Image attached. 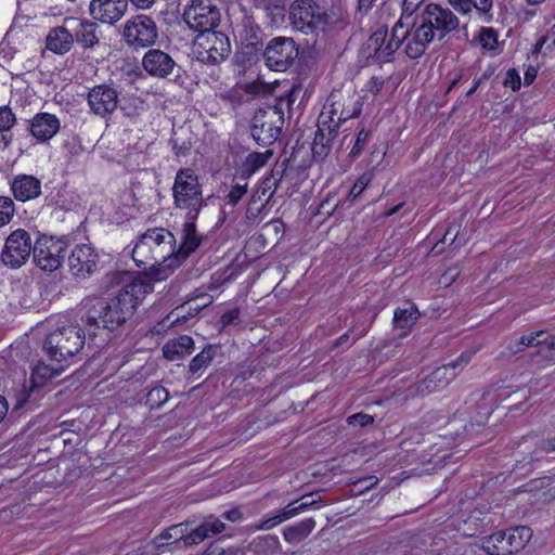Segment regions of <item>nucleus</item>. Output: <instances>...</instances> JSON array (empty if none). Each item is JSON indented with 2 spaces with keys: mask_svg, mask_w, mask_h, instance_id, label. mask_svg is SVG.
Wrapping results in <instances>:
<instances>
[{
  "mask_svg": "<svg viewBox=\"0 0 555 555\" xmlns=\"http://www.w3.org/2000/svg\"><path fill=\"white\" fill-rule=\"evenodd\" d=\"M152 292V283L147 280L135 279L107 301L98 299L91 306L86 302L80 311V320L87 327L89 338L96 335L100 322L109 331L118 328L133 315L139 304Z\"/></svg>",
  "mask_w": 555,
  "mask_h": 555,
  "instance_id": "1",
  "label": "nucleus"
},
{
  "mask_svg": "<svg viewBox=\"0 0 555 555\" xmlns=\"http://www.w3.org/2000/svg\"><path fill=\"white\" fill-rule=\"evenodd\" d=\"M175 235L165 228H153L141 234L132 248L135 264L147 270L149 282L166 280L179 267L175 256Z\"/></svg>",
  "mask_w": 555,
  "mask_h": 555,
  "instance_id": "2",
  "label": "nucleus"
},
{
  "mask_svg": "<svg viewBox=\"0 0 555 555\" xmlns=\"http://www.w3.org/2000/svg\"><path fill=\"white\" fill-rule=\"evenodd\" d=\"M79 321L72 323L68 320H60L55 330L48 334L44 350L51 359L66 361L82 350L88 333L82 321Z\"/></svg>",
  "mask_w": 555,
  "mask_h": 555,
  "instance_id": "3",
  "label": "nucleus"
},
{
  "mask_svg": "<svg viewBox=\"0 0 555 555\" xmlns=\"http://www.w3.org/2000/svg\"><path fill=\"white\" fill-rule=\"evenodd\" d=\"M175 207L185 211V218L197 219L205 205L202 186L191 169H180L172 186Z\"/></svg>",
  "mask_w": 555,
  "mask_h": 555,
  "instance_id": "4",
  "label": "nucleus"
},
{
  "mask_svg": "<svg viewBox=\"0 0 555 555\" xmlns=\"http://www.w3.org/2000/svg\"><path fill=\"white\" fill-rule=\"evenodd\" d=\"M289 20L293 27L304 34L317 30L325 31L334 26L339 17L334 12H326L311 0H296L289 9Z\"/></svg>",
  "mask_w": 555,
  "mask_h": 555,
  "instance_id": "5",
  "label": "nucleus"
},
{
  "mask_svg": "<svg viewBox=\"0 0 555 555\" xmlns=\"http://www.w3.org/2000/svg\"><path fill=\"white\" fill-rule=\"evenodd\" d=\"M395 47H404V53L412 60L421 57L427 50L428 46L435 41L431 33L418 22V20L397 21L393 25Z\"/></svg>",
  "mask_w": 555,
  "mask_h": 555,
  "instance_id": "6",
  "label": "nucleus"
},
{
  "mask_svg": "<svg viewBox=\"0 0 555 555\" xmlns=\"http://www.w3.org/2000/svg\"><path fill=\"white\" fill-rule=\"evenodd\" d=\"M531 538V528L519 526L483 538L481 548L488 555H512L522 550Z\"/></svg>",
  "mask_w": 555,
  "mask_h": 555,
  "instance_id": "7",
  "label": "nucleus"
},
{
  "mask_svg": "<svg viewBox=\"0 0 555 555\" xmlns=\"http://www.w3.org/2000/svg\"><path fill=\"white\" fill-rule=\"evenodd\" d=\"M470 360V354L462 353L456 361L442 365L431 372L421 382L409 387L408 396L415 398L441 391L456 377V369L462 370Z\"/></svg>",
  "mask_w": 555,
  "mask_h": 555,
  "instance_id": "8",
  "label": "nucleus"
},
{
  "mask_svg": "<svg viewBox=\"0 0 555 555\" xmlns=\"http://www.w3.org/2000/svg\"><path fill=\"white\" fill-rule=\"evenodd\" d=\"M418 22L431 33L435 40H442L460 26L459 17L449 8L429 3L418 14Z\"/></svg>",
  "mask_w": 555,
  "mask_h": 555,
  "instance_id": "9",
  "label": "nucleus"
},
{
  "mask_svg": "<svg viewBox=\"0 0 555 555\" xmlns=\"http://www.w3.org/2000/svg\"><path fill=\"white\" fill-rule=\"evenodd\" d=\"M230 52L229 38L220 31L197 35L194 42V54L199 62L205 64H219L229 56Z\"/></svg>",
  "mask_w": 555,
  "mask_h": 555,
  "instance_id": "10",
  "label": "nucleus"
},
{
  "mask_svg": "<svg viewBox=\"0 0 555 555\" xmlns=\"http://www.w3.org/2000/svg\"><path fill=\"white\" fill-rule=\"evenodd\" d=\"M283 124V112L278 107L258 109L253 118L251 135L259 145H270L278 140Z\"/></svg>",
  "mask_w": 555,
  "mask_h": 555,
  "instance_id": "11",
  "label": "nucleus"
},
{
  "mask_svg": "<svg viewBox=\"0 0 555 555\" xmlns=\"http://www.w3.org/2000/svg\"><path fill=\"white\" fill-rule=\"evenodd\" d=\"M122 37L126 43L133 49L147 48L157 40V25L147 15H135L125 23Z\"/></svg>",
  "mask_w": 555,
  "mask_h": 555,
  "instance_id": "12",
  "label": "nucleus"
},
{
  "mask_svg": "<svg viewBox=\"0 0 555 555\" xmlns=\"http://www.w3.org/2000/svg\"><path fill=\"white\" fill-rule=\"evenodd\" d=\"M66 249L64 240L42 235L34 244V260L40 269L54 271L61 267Z\"/></svg>",
  "mask_w": 555,
  "mask_h": 555,
  "instance_id": "13",
  "label": "nucleus"
},
{
  "mask_svg": "<svg viewBox=\"0 0 555 555\" xmlns=\"http://www.w3.org/2000/svg\"><path fill=\"white\" fill-rule=\"evenodd\" d=\"M298 56V49L292 38L276 37L267 44L263 59L266 65L276 72L286 70Z\"/></svg>",
  "mask_w": 555,
  "mask_h": 555,
  "instance_id": "14",
  "label": "nucleus"
},
{
  "mask_svg": "<svg viewBox=\"0 0 555 555\" xmlns=\"http://www.w3.org/2000/svg\"><path fill=\"white\" fill-rule=\"evenodd\" d=\"M34 253L30 235L24 229L13 231L7 238L1 258L5 266L22 267Z\"/></svg>",
  "mask_w": 555,
  "mask_h": 555,
  "instance_id": "15",
  "label": "nucleus"
},
{
  "mask_svg": "<svg viewBox=\"0 0 555 555\" xmlns=\"http://www.w3.org/2000/svg\"><path fill=\"white\" fill-rule=\"evenodd\" d=\"M184 22L198 35L208 31H215V27L220 22L219 10L205 1H194L183 14Z\"/></svg>",
  "mask_w": 555,
  "mask_h": 555,
  "instance_id": "16",
  "label": "nucleus"
},
{
  "mask_svg": "<svg viewBox=\"0 0 555 555\" xmlns=\"http://www.w3.org/2000/svg\"><path fill=\"white\" fill-rule=\"evenodd\" d=\"M87 102L94 115L106 117L118 106V93L108 85L94 86L87 94Z\"/></svg>",
  "mask_w": 555,
  "mask_h": 555,
  "instance_id": "17",
  "label": "nucleus"
},
{
  "mask_svg": "<svg viewBox=\"0 0 555 555\" xmlns=\"http://www.w3.org/2000/svg\"><path fill=\"white\" fill-rule=\"evenodd\" d=\"M99 255L89 244L77 245L68 257V266L73 275L86 279L98 268Z\"/></svg>",
  "mask_w": 555,
  "mask_h": 555,
  "instance_id": "18",
  "label": "nucleus"
},
{
  "mask_svg": "<svg viewBox=\"0 0 555 555\" xmlns=\"http://www.w3.org/2000/svg\"><path fill=\"white\" fill-rule=\"evenodd\" d=\"M127 8V0H91L89 14L94 21L114 24L125 15Z\"/></svg>",
  "mask_w": 555,
  "mask_h": 555,
  "instance_id": "19",
  "label": "nucleus"
},
{
  "mask_svg": "<svg viewBox=\"0 0 555 555\" xmlns=\"http://www.w3.org/2000/svg\"><path fill=\"white\" fill-rule=\"evenodd\" d=\"M387 28L380 27L367 39L365 51L369 56L375 57L378 62H385L399 49L398 43L392 47L395 42L393 28L389 39H387Z\"/></svg>",
  "mask_w": 555,
  "mask_h": 555,
  "instance_id": "20",
  "label": "nucleus"
},
{
  "mask_svg": "<svg viewBox=\"0 0 555 555\" xmlns=\"http://www.w3.org/2000/svg\"><path fill=\"white\" fill-rule=\"evenodd\" d=\"M67 27L74 31V40L85 49L93 48L99 43L100 31L95 22L75 17L65 18Z\"/></svg>",
  "mask_w": 555,
  "mask_h": 555,
  "instance_id": "21",
  "label": "nucleus"
},
{
  "mask_svg": "<svg viewBox=\"0 0 555 555\" xmlns=\"http://www.w3.org/2000/svg\"><path fill=\"white\" fill-rule=\"evenodd\" d=\"M142 65L150 75L164 78L173 70L175 61L168 53L152 49L144 54Z\"/></svg>",
  "mask_w": 555,
  "mask_h": 555,
  "instance_id": "22",
  "label": "nucleus"
},
{
  "mask_svg": "<svg viewBox=\"0 0 555 555\" xmlns=\"http://www.w3.org/2000/svg\"><path fill=\"white\" fill-rule=\"evenodd\" d=\"M30 132L39 141L46 142L60 130L59 118L49 113L36 114L30 120Z\"/></svg>",
  "mask_w": 555,
  "mask_h": 555,
  "instance_id": "23",
  "label": "nucleus"
},
{
  "mask_svg": "<svg viewBox=\"0 0 555 555\" xmlns=\"http://www.w3.org/2000/svg\"><path fill=\"white\" fill-rule=\"evenodd\" d=\"M331 95L320 114V125L326 127L330 134L336 133L340 124L346 121L344 104Z\"/></svg>",
  "mask_w": 555,
  "mask_h": 555,
  "instance_id": "24",
  "label": "nucleus"
},
{
  "mask_svg": "<svg viewBox=\"0 0 555 555\" xmlns=\"http://www.w3.org/2000/svg\"><path fill=\"white\" fill-rule=\"evenodd\" d=\"M196 220L197 219L185 218V222L182 228L180 246L178 249L175 248V256L179 259V264L189 255L195 251L202 242V237L196 231Z\"/></svg>",
  "mask_w": 555,
  "mask_h": 555,
  "instance_id": "25",
  "label": "nucleus"
},
{
  "mask_svg": "<svg viewBox=\"0 0 555 555\" xmlns=\"http://www.w3.org/2000/svg\"><path fill=\"white\" fill-rule=\"evenodd\" d=\"M11 190L17 201L27 202L41 194V182L33 176L20 175L12 181Z\"/></svg>",
  "mask_w": 555,
  "mask_h": 555,
  "instance_id": "26",
  "label": "nucleus"
},
{
  "mask_svg": "<svg viewBox=\"0 0 555 555\" xmlns=\"http://www.w3.org/2000/svg\"><path fill=\"white\" fill-rule=\"evenodd\" d=\"M74 43V35L69 27L64 23L63 26H56L50 29L47 38V49L56 54L67 53Z\"/></svg>",
  "mask_w": 555,
  "mask_h": 555,
  "instance_id": "27",
  "label": "nucleus"
},
{
  "mask_svg": "<svg viewBox=\"0 0 555 555\" xmlns=\"http://www.w3.org/2000/svg\"><path fill=\"white\" fill-rule=\"evenodd\" d=\"M543 336H544L543 331L522 335L520 338L511 343L508 348L512 353H517V352L522 351L527 347L538 346V345L544 346L550 351L555 350V339L553 337H543Z\"/></svg>",
  "mask_w": 555,
  "mask_h": 555,
  "instance_id": "28",
  "label": "nucleus"
},
{
  "mask_svg": "<svg viewBox=\"0 0 555 555\" xmlns=\"http://www.w3.org/2000/svg\"><path fill=\"white\" fill-rule=\"evenodd\" d=\"M194 348V340L191 336L182 335L178 338L168 341L163 347V353L166 359L170 361L179 360L192 352Z\"/></svg>",
  "mask_w": 555,
  "mask_h": 555,
  "instance_id": "29",
  "label": "nucleus"
},
{
  "mask_svg": "<svg viewBox=\"0 0 555 555\" xmlns=\"http://www.w3.org/2000/svg\"><path fill=\"white\" fill-rule=\"evenodd\" d=\"M315 521L312 518L304 519L294 526L286 527L283 530V537L286 542L296 544L305 540L314 529Z\"/></svg>",
  "mask_w": 555,
  "mask_h": 555,
  "instance_id": "30",
  "label": "nucleus"
},
{
  "mask_svg": "<svg viewBox=\"0 0 555 555\" xmlns=\"http://www.w3.org/2000/svg\"><path fill=\"white\" fill-rule=\"evenodd\" d=\"M420 317L415 305L406 302L403 307L396 309L393 314V323L396 327L410 330Z\"/></svg>",
  "mask_w": 555,
  "mask_h": 555,
  "instance_id": "31",
  "label": "nucleus"
},
{
  "mask_svg": "<svg viewBox=\"0 0 555 555\" xmlns=\"http://www.w3.org/2000/svg\"><path fill=\"white\" fill-rule=\"evenodd\" d=\"M59 375V371L44 363H38L31 372V388L41 387L53 377Z\"/></svg>",
  "mask_w": 555,
  "mask_h": 555,
  "instance_id": "32",
  "label": "nucleus"
},
{
  "mask_svg": "<svg viewBox=\"0 0 555 555\" xmlns=\"http://www.w3.org/2000/svg\"><path fill=\"white\" fill-rule=\"evenodd\" d=\"M334 134L335 133L330 134V132L326 134L324 132V127L319 126V129L315 132L314 140L312 143V152L315 157L324 158L328 154L331 150L332 137Z\"/></svg>",
  "mask_w": 555,
  "mask_h": 555,
  "instance_id": "33",
  "label": "nucleus"
},
{
  "mask_svg": "<svg viewBox=\"0 0 555 555\" xmlns=\"http://www.w3.org/2000/svg\"><path fill=\"white\" fill-rule=\"evenodd\" d=\"M478 42L483 50L492 54L499 53V35L492 27H482L478 36Z\"/></svg>",
  "mask_w": 555,
  "mask_h": 555,
  "instance_id": "34",
  "label": "nucleus"
},
{
  "mask_svg": "<svg viewBox=\"0 0 555 555\" xmlns=\"http://www.w3.org/2000/svg\"><path fill=\"white\" fill-rule=\"evenodd\" d=\"M216 349L208 345L198 354H196L190 362V371L197 373L198 371L206 369L215 357Z\"/></svg>",
  "mask_w": 555,
  "mask_h": 555,
  "instance_id": "35",
  "label": "nucleus"
},
{
  "mask_svg": "<svg viewBox=\"0 0 555 555\" xmlns=\"http://www.w3.org/2000/svg\"><path fill=\"white\" fill-rule=\"evenodd\" d=\"M169 399L168 390L163 386L152 388L146 395V403L151 409H158Z\"/></svg>",
  "mask_w": 555,
  "mask_h": 555,
  "instance_id": "36",
  "label": "nucleus"
},
{
  "mask_svg": "<svg viewBox=\"0 0 555 555\" xmlns=\"http://www.w3.org/2000/svg\"><path fill=\"white\" fill-rule=\"evenodd\" d=\"M272 151L267 150L262 153H251L247 156L245 166L250 173H254L263 167L272 156Z\"/></svg>",
  "mask_w": 555,
  "mask_h": 555,
  "instance_id": "37",
  "label": "nucleus"
},
{
  "mask_svg": "<svg viewBox=\"0 0 555 555\" xmlns=\"http://www.w3.org/2000/svg\"><path fill=\"white\" fill-rule=\"evenodd\" d=\"M184 541L183 546H192L197 545L201 542H203L206 538V534L204 533V530L201 525H198L195 528H190V522H185V529H184Z\"/></svg>",
  "mask_w": 555,
  "mask_h": 555,
  "instance_id": "38",
  "label": "nucleus"
},
{
  "mask_svg": "<svg viewBox=\"0 0 555 555\" xmlns=\"http://www.w3.org/2000/svg\"><path fill=\"white\" fill-rule=\"evenodd\" d=\"M423 2L424 0H403L401 16L398 21H406L409 23L411 20H418L420 13L417 12Z\"/></svg>",
  "mask_w": 555,
  "mask_h": 555,
  "instance_id": "39",
  "label": "nucleus"
},
{
  "mask_svg": "<svg viewBox=\"0 0 555 555\" xmlns=\"http://www.w3.org/2000/svg\"><path fill=\"white\" fill-rule=\"evenodd\" d=\"M473 10L476 11L478 16L486 23H490L492 21V8L493 0H470Z\"/></svg>",
  "mask_w": 555,
  "mask_h": 555,
  "instance_id": "40",
  "label": "nucleus"
},
{
  "mask_svg": "<svg viewBox=\"0 0 555 555\" xmlns=\"http://www.w3.org/2000/svg\"><path fill=\"white\" fill-rule=\"evenodd\" d=\"M206 538H210L225 530V524L215 516H208L201 524Z\"/></svg>",
  "mask_w": 555,
  "mask_h": 555,
  "instance_id": "41",
  "label": "nucleus"
},
{
  "mask_svg": "<svg viewBox=\"0 0 555 555\" xmlns=\"http://www.w3.org/2000/svg\"><path fill=\"white\" fill-rule=\"evenodd\" d=\"M14 212V202L8 196H0V228L12 220Z\"/></svg>",
  "mask_w": 555,
  "mask_h": 555,
  "instance_id": "42",
  "label": "nucleus"
},
{
  "mask_svg": "<svg viewBox=\"0 0 555 555\" xmlns=\"http://www.w3.org/2000/svg\"><path fill=\"white\" fill-rule=\"evenodd\" d=\"M184 529H185V522L173 525L167 529H165L160 534L159 539L162 540H169L173 539L177 543L184 541Z\"/></svg>",
  "mask_w": 555,
  "mask_h": 555,
  "instance_id": "43",
  "label": "nucleus"
},
{
  "mask_svg": "<svg viewBox=\"0 0 555 555\" xmlns=\"http://www.w3.org/2000/svg\"><path fill=\"white\" fill-rule=\"evenodd\" d=\"M373 179V175L371 172H364L361 175L356 182L353 183L350 192L349 197L351 199H356L360 194L366 189V186L370 184V182Z\"/></svg>",
  "mask_w": 555,
  "mask_h": 555,
  "instance_id": "44",
  "label": "nucleus"
},
{
  "mask_svg": "<svg viewBox=\"0 0 555 555\" xmlns=\"http://www.w3.org/2000/svg\"><path fill=\"white\" fill-rule=\"evenodd\" d=\"M16 121L15 115L9 106H0V131L10 130Z\"/></svg>",
  "mask_w": 555,
  "mask_h": 555,
  "instance_id": "45",
  "label": "nucleus"
},
{
  "mask_svg": "<svg viewBox=\"0 0 555 555\" xmlns=\"http://www.w3.org/2000/svg\"><path fill=\"white\" fill-rule=\"evenodd\" d=\"M370 132L365 129L359 131L357 139L350 150L351 157H358L369 142Z\"/></svg>",
  "mask_w": 555,
  "mask_h": 555,
  "instance_id": "46",
  "label": "nucleus"
},
{
  "mask_svg": "<svg viewBox=\"0 0 555 555\" xmlns=\"http://www.w3.org/2000/svg\"><path fill=\"white\" fill-rule=\"evenodd\" d=\"M203 555H244V553L240 547H229L224 550L218 544H210Z\"/></svg>",
  "mask_w": 555,
  "mask_h": 555,
  "instance_id": "47",
  "label": "nucleus"
},
{
  "mask_svg": "<svg viewBox=\"0 0 555 555\" xmlns=\"http://www.w3.org/2000/svg\"><path fill=\"white\" fill-rule=\"evenodd\" d=\"M449 5L463 16H470L473 7L470 0H448Z\"/></svg>",
  "mask_w": 555,
  "mask_h": 555,
  "instance_id": "48",
  "label": "nucleus"
},
{
  "mask_svg": "<svg viewBox=\"0 0 555 555\" xmlns=\"http://www.w3.org/2000/svg\"><path fill=\"white\" fill-rule=\"evenodd\" d=\"M246 192H247V184L234 185L231 189V191L229 192V194L227 195L228 203L232 206H235L242 199V197L246 194Z\"/></svg>",
  "mask_w": 555,
  "mask_h": 555,
  "instance_id": "49",
  "label": "nucleus"
},
{
  "mask_svg": "<svg viewBox=\"0 0 555 555\" xmlns=\"http://www.w3.org/2000/svg\"><path fill=\"white\" fill-rule=\"evenodd\" d=\"M295 504L296 502L289 503L275 514L280 522L286 521L300 513V507Z\"/></svg>",
  "mask_w": 555,
  "mask_h": 555,
  "instance_id": "50",
  "label": "nucleus"
},
{
  "mask_svg": "<svg viewBox=\"0 0 555 555\" xmlns=\"http://www.w3.org/2000/svg\"><path fill=\"white\" fill-rule=\"evenodd\" d=\"M504 85L509 86L514 91L520 88L521 80L516 69L512 68L507 70Z\"/></svg>",
  "mask_w": 555,
  "mask_h": 555,
  "instance_id": "51",
  "label": "nucleus"
},
{
  "mask_svg": "<svg viewBox=\"0 0 555 555\" xmlns=\"http://www.w3.org/2000/svg\"><path fill=\"white\" fill-rule=\"evenodd\" d=\"M384 83L385 80L382 77H372L365 85V91L372 95H377L382 91Z\"/></svg>",
  "mask_w": 555,
  "mask_h": 555,
  "instance_id": "52",
  "label": "nucleus"
},
{
  "mask_svg": "<svg viewBox=\"0 0 555 555\" xmlns=\"http://www.w3.org/2000/svg\"><path fill=\"white\" fill-rule=\"evenodd\" d=\"M373 422V416L364 413H357L348 417L349 425L366 426L369 424H372Z\"/></svg>",
  "mask_w": 555,
  "mask_h": 555,
  "instance_id": "53",
  "label": "nucleus"
},
{
  "mask_svg": "<svg viewBox=\"0 0 555 555\" xmlns=\"http://www.w3.org/2000/svg\"><path fill=\"white\" fill-rule=\"evenodd\" d=\"M280 520L278 519L276 515L267 517L262 519L259 524L255 525V528L257 530H270L274 528L275 526L280 525Z\"/></svg>",
  "mask_w": 555,
  "mask_h": 555,
  "instance_id": "54",
  "label": "nucleus"
},
{
  "mask_svg": "<svg viewBox=\"0 0 555 555\" xmlns=\"http://www.w3.org/2000/svg\"><path fill=\"white\" fill-rule=\"evenodd\" d=\"M238 317H240V310L237 308H234V309L229 310L222 314L221 323L223 325L233 324L238 320Z\"/></svg>",
  "mask_w": 555,
  "mask_h": 555,
  "instance_id": "55",
  "label": "nucleus"
},
{
  "mask_svg": "<svg viewBox=\"0 0 555 555\" xmlns=\"http://www.w3.org/2000/svg\"><path fill=\"white\" fill-rule=\"evenodd\" d=\"M378 482V479L376 476H367L357 482V485L360 486L363 490H369L373 488Z\"/></svg>",
  "mask_w": 555,
  "mask_h": 555,
  "instance_id": "56",
  "label": "nucleus"
},
{
  "mask_svg": "<svg viewBox=\"0 0 555 555\" xmlns=\"http://www.w3.org/2000/svg\"><path fill=\"white\" fill-rule=\"evenodd\" d=\"M538 70L533 66H528L524 74V82L525 85L529 86L531 85L535 77H537Z\"/></svg>",
  "mask_w": 555,
  "mask_h": 555,
  "instance_id": "57",
  "label": "nucleus"
},
{
  "mask_svg": "<svg viewBox=\"0 0 555 555\" xmlns=\"http://www.w3.org/2000/svg\"><path fill=\"white\" fill-rule=\"evenodd\" d=\"M223 517L227 519V520H230L232 522H235V521H238L242 517V513L240 512V509L237 508H233V509H230V511H227L224 514H223Z\"/></svg>",
  "mask_w": 555,
  "mask_h": 555,
  "instance_id": "58",
  "label": "nucleus"
},
{
  "mask_svg": "<svg viewBox=\"0 0 555 555\" xmlns=\"http://www.w3.org/2000/svg\"><path fill=\"white\" fill-rule=\"evenodd\" d=\"M262 542L273 547H276L279 545V539L276 535L263 537L262 539H259V541H254V544L258 545Z\"/></svg>",
  "mask_w": 555,
  "mask_h": 555,
  "instance_id": "59",
  "label": "nucleus"
},
{
  "mask_svg": "<svg viewBox=\"0 0 555 555\" xmlns=\"http://www.w3.org/2000/svg\"><path fill=\"white\" fill-rule=\"evenodd\" d=\"M137 8L145 10L150 9L156 0H130Z\"/></svg>",
  "mask_w": 555,
  "mask_h": 555,
  "instance_id": "60",
  "label": "nucleus"
},
{
  "mask_svg": "<svg viewBox=\"0 0 555 555\" xmlns=\"http://www.w3.org/2000/svg\"><path fill=\"white\" fill-rule=\"evenodd\" d=\"M8 409H9V406H8V402H7L5 398L0 396V423L5 417V415L8 413Z\"/></svg>",
  "mask_w": 555,
  "mask_h": 555,
  "instance_id": "61",
  "label": "nucleus"
},
{
  "mask_svg": "<svg viewBox=\"0 0 555 555\" xmlns=\"http://www.w3.org/2000/svg\"><path fill=\"white\" fill-rule=\"evenodd\" d=\"M542 449H543L545 452H547V453H550V452H554V451H555V438L550 439V440H547V441H544V442L542 443Z\"/></svg>",
  "mask_w": 555,
  "mask_h": 555,
  "instance_id": "62",
  "label": "nucleus"
},
{
  "mask_svg": "<svg viewBox=\"0 0 555 555\" xmlns=\"http://www.w3.org/2000/svg\"><path fill=\"white\" fill-rule=\"evenodd\" d=\"M545 37H548V41L551 40V43L547 46V49L552 50L553 48H555V24L551 27L550 33Z\"/></svg>",
  "mask_w": 555,
  "mask_h": 555,
  "instance_id": "63",
  "label": "nucleus"
},
{
  "mask_svg": "<svg viewBox=\"0 0 555 555\" xmlns=\"http://www.w3.org/2000/svg\"><path fill=\"white\" fill-rule=\"evenodd\" d=\"M548 42V37H541L538 42L535 43L534 46V49L533 51L539 53L541 52L542 48L544 47V44H546Z\"/></svg>",
  "mask_w": 555,
  "mask_h": 555,
  "instance_id": "64",
  "label": "nucleus"
}]
</instances>
